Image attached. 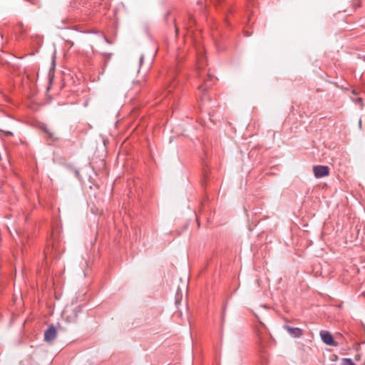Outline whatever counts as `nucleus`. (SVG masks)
I'll return each instance as SVG.
<instances>
[{"instance_id": "nucleus-6", "label": "nucleus", "mask_w": 365, "mask_h": 365, "mask_svg": "<svg viewBox=\"0 0 365 365\" xmlns=\"http://www.w3.org/2000/svg\"><path fill=\"white\" fill-rule=\"evenodd\" d=\"M215 81V78L213 76H211L210 74H207V79L205 80L204 83L200 85L198 87L199 90H202V91L207 89L210 86H212V82Z\"/></svg>"}, {"instance_id": "nucleus-5", "label": "nucleus", "mask_w": 365, "mask_h": 365, "mask_svg": "<svg viewBox=\"0 0 365 365\" xmlns=\"http://www.w3.org/2000/svg\"><path fill=\"white\" fill-rule=\"evenodd\" d=\"M60 141L59 136L47 129V144H56Z\"/></svg>"}, {"instance_id": "nucleus-8", "label": "nucleus", "mask_w": 365, "mask_h": 365, "mask_svg": "<svg viewBox=\"0 0 365 365\" xmlns=\"http://www.w3.org/2000/svg\"><path fill=\"white\" fill-rule=\"evenodd\" d=\"M195 24V19L191 15L188 16L187 21L183 23V26L185 29H189Z\"/></svg>"}, {"instance_id": "nucleus-10", "label": "nucleus", "mask_w": 365, "mask_h": 365, "mask_svg": "<svg viewBox=\"0 0 365 365\" xmlns=\"http://www.w3.org/2000/svg\"><path fill=\"white\" fill-rule=\"evenodd\" d=\"M257 339H258V344L259 346H262L263 345V336H262V334L261 333V331L259 330H257Z\"/></svg>"}, {"instance_id": "nucleus-16", "label": "nucleus", "mask_w": 365, "mask_h": 365, "mask_svg": "<svg viewBox=\"0 0 365 365\" xmlns=\"http://www.w3.org/2000/svg\"><path fill=\"white\" fill-rule=\"evenodd\" d=\"M48 100H49V98L47 96V98H46L47 103L48 102Z\"/></svg>"}, {"instance_id": "nucleus-7", "label": "nucleus", "mask_w": 365, "mask_h": 365, "mask_svg": "<svg viewBox=\"0 0 365 365\" xmlns=\"http://www.w3.org/2000/svg\"><path fill=\"white\" fill-rule=\"evenodd\" d=\"M57 335V331L54 326L52 324L47 329V342L53 341Z\"/></svg>"}, {"instance_id": "nucleus-9", "label": "nucleus", "mask_w": 365, "mask_h": 365, "mask_svg": "<svg viewBox=\"0 0 365 365\" xmlns=\"http://www.w3.org/2000/svg\"><path fill=\"white\" fill-rule=\"evenodd\" d=\"M168 81H170L169 86L167 88L168 93H170L172 92L176 83H174V77L173 76H170V78Z\"/></svg>"}, {"instance_id": "nucleus-4", "label": "nucleus", "mask_w": 365, "mask_h": 365, "mask_svg": "<svg viewBox=\"0 0 365 365\" xmlns=\"http://www.w3.org/2000/svg\"><path fill=\"white\" fill-rule=\"evenodd\" d=\"M207 61L203 55H198L197 59V69L198 70L199 76H202V71L205 68Z\"/></svg>"}, {"instance_id": "nucleus-12", "label": "nucleus", "mask_w": 365, "mask_h": 365, "mask_svg": "<svg viewBox=\"0 0 365 365\" xmlns=\"http://www.w3.org/2000/svg\"><path fill=\"white\" fill-rule=\"evenodd\" d=\"M53 76V73H51V71L49 72V81L51 83L52 78Z\"/></svg>"}, {"instance_id": "nucleus-11", "label": "nucleus", "mask_w": 365, "mask_h": 365, "mask_svg": "<svg viewBox=\"0 0 365 365\" xmlns=\"http://www.w3.org/2000/svg\"><path fill=\"white\" fill-rule=\"evenodd\" d=\"M342 365H356L351 359L344 358L342 359Z\"/></svg>"}, {"instance_id": "nucleus-3", "label": "nucleus", "mask_w": 365, "mask_h": 365, "mask_svg": "<svg viewBox=\"0 0 365 365\" xmlns=\"http://www.w3.org/2000/svg\"><path fill=\"white\" fill-rule=\"evenodd\" d=\"M284 329H286L288 331V333L292 336H293L294 338H299L304 334L303 330L302 329H300V328H298V327H292L288 326V325H284Z\"/></svg>"}, {"instance_id": "nucleus-15", "label": "nucleus", "mask_w": 365, "mask_h": 365, "mask_svg": "<svg viewBox=\"0 0 365 365\" xmlns=\"http://www.w3.org/2000/svg\"><path fill=\"white\" fill-rule=\"evenodd\" d=\"M52 66L54 67L55 66V62L54 61H52Z\"/></svg>"}, {"instance_id": "nucleus-13", "label": "nucleus", "mask_w": 365, "mask_h": 365, "mask_svg": "<svg viewBox=\"0 0 365 365\" xmlns=\"http://www.w3.org/2000/svg\"><path fill=\"white\" fill-rule=\"evenodd\" d=\"M175 32H176V34H178V27L177 26V25H176V24L175 25Z\"/></svg>"}, {"instance_id": "nucleus-2", "label": "nucleus", "mask_w": 365, "mask_h": 365, "mask_svg": "<svg viewBox=\"0 0 365 365\" xmlns=\"http://www.w3.org/2000/svg\"><path fill=\"white\" fill-rule=\"evenodd\" d=\"M320 336L324 344L334 346H336L338 345L334 340L332 335L329 331H322L320 332Z\"/></svg>"}, {"instance_id": "nucleus-14", "label": "nucleus", "mask_w": 365, "mask_h": 365, "mask_svg": "<svg viewBox=\"0 0 365 365\" xmlns=\"http://www.w3.org/2000/svg\"><path fill=\"white\" fill-rule=\"evenodd\" d=\"M143 61V56H141V57H140V64L142 63Z\"/></svg>"}, {"instance_id": "nucleus-1", "label": "nucleus", "mask_w": 365, "mask_h": 365, "mask_svg": "<svg viewBox=\"0 0 365 365\" xmlns=\"http://www.w3.org/2000/svg\"><path fill=\"white\" fill-rule=\"evenodd\" d=\"M313 173L317 178H321L329 175V168L326 165H315L313 167Z\"/></svg>"}]
</instances>
